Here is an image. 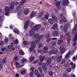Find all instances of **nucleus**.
<instances>
[{
	"instance_id": "7c9ffc66",
	"label": "nucleus",
	"mask_w": 77,
	"mask_h": 77,
	"mask_svg": "<svg viewBox=\"0 0 77 77\" xmlns=\"http://www.w3.org/2000/svg\"><path fill=\"white\" fill-rule=\"evenodd\" d=\"M23 43L24 45H27L28 44H29L28 42L26 40L23 41Z\"/></svg>"
},
{
	"instance_id": "1a4fd4ad",
	"label": "nucleus",
	"mask_w": 77,
	"mask_h": 77,
	"mask_svg": "<svg viewBox=\"0 0 77 77\" xmlns=\"http://www.w3.org/2000/svg\"><path fill=\"white\" fill-rule=\"evenodd\" d=\"M52 20H53V21H54L55 23H57L58 22V20L57 19V17L55 15H52Z\"/></svg>"
},
{
	"instance_id": "774afa93",
	"label": "nucleus",
	"mask_w": 77,
	"mask_h": 77,
	"mask_svg": "<svg viewBox=\"0 0 77 77\" xmlns=\"http://www.w3.org/2000/svg\"><path fill=\"white\" fill-rule=\"evenodd\" d=\"M40 77H44V74H41Z\"/></svg>"
},
{
	"instance_id": "4468645a",
	"label": "nucleus",
	"mask_w": 77,
	"mask_h": 77,
	"mask_svg": "<svg viewBox=\"0 0 77 77\" xmlns=\"http://www.w3.org/2000/svg\"><path fill=\"white\" fill-rule=\"evenodd\" d=\"M58 28V27L57 26V25L56 23L54 24L53 26L51 28V29L53 30H57Z\"/></svg>"
},
{
	"instance_id": "09e8293b",
	"label": "nucleus",
	"mask_w": 77,
	"mask_h": 77,
	"mask_svg": "<svg viewBox=\"0 0 77 77\" xmlns=\"http://www.w3.org/2000/svg\"><path fill=\"white\" fill-rule=\"evenodd\" d=\"M72 69H75V64H73L72 65Z\"/></svg>"
},
{
	"instance_id": "3c124183",
	"label": "nucleus",
	"mask_w": 77,
	"mask_h": 77,
	"mask_svg": "<svg viewBox=\"0 0 77 77\" xmlns=\"http://www.w3.org/2000/svg\"><path fill=\"white\" fill-rule=\"evenodd\" d=\"M51 38H48L47 39V42H50V41H51Z\"/></svg>"
},
{
	"instance_id": "473e14b6",
	"label": "nucleus",
	"mask_w": 77,
	"mask_h": 77,
	"mask_svg": "<svg viewBox=\"0 0 77 77\" xmlns=\"http://www.w3.org/2000/svg\"><path fill=\"white\" fill-rule=\"evenodd\" d=\"M16 67L17 69H18V68H20V65H19V63H18L17 62L16 63Z\"/></svg>"
},
{
	"instance_id": "8fccbe9b",
	"label": "nucleus",
	"mask_w": 77,
	"mask_h": 77,
	"mask_svg": "<svg viewBox=\"0 0 77 77\" xmlns=\"http://www.w3.org/2000/svg\"><path fill=\"white\" fill-rule=\"evenodd\" d=\"M52 59H55V60H56L57 59V56H53L52 57Z\"/></svg>"
},
{
	"instance_id": "cd10ccee",
	"label": "nucleus",
	"mask_w": 77,
	"mask_h": 77,
	"mask_svg": "<svg viewBox=\"0 0 77 77\" xmlns=\"http://www.w3.org/2000/svg\"><path fill=\"white\" fill-rule=\"evenodd\" d=\"M51 58H49L48 60V61L47 62V63L48 65H49L51 63Z\"/></svg>"
},
{
	"instance_id": "a18cd8bd",
	"label": "nucleus",
	"mask_w": 77,
	"mask_h": 77,
	"mask_svg": "<svg viewBox=\"0 0 77 77\" xmlns=\"http://www.w3.org/2000/svg\"><path fill=\"white\" fill-rule=\"evenodd\" d=\"M25 73H26V70H24L23 71L21 72V73L22 74H25Z\"/></svg>"
},
{
	"instance_id": "a211bd4d",
	"label": "nucleus",
	"mask_w": 77,
	"mask_h": 77,
	"mask_svg": "<svg viewBox=\"0 0 77 77\" xmlns=\"http://www.w3.org/2000/svg\"><path fill=\"white\" fill-rule=\"evenodd\" d=\"M45 58V57L42 55H40L39 57V59H40L41 62H43Z\"/></svg>"
},
{
	"instance_id": "e2e57ef3",
	"label": "nucleus",
	"mask_w": 77,
	"mask_h": 77,
	"mask_svg": "<svg viewBox=\"0 0 77 77\" xmlns=\"http://www.w3.org/2000/svg\"><path fill=\"white\" fill-rule=\"evenodd\" d=\"M5 43H8V38L5 39Z\"/></svg>"
},
{
	"instance_id": "de8ad7c7",
	"label": "nucleus",
	"mask_w": 77,
	"mask_h": 77,
	"mask_svg": "<svg viewBox=\"0 0 77 77\" xmlns=\"http://www.w3.org/2000/svg\"><path fill=\"white\" fill-rule=\"evenodd\" d=\"M49 74L50 76H52V75H53V73L51 72H49Z\"/></svg>"
},
{
	"instance_id": "bb28decb",
	"label": "nucleus",
	"mask_w": 77,
	"mask_h": 77,
	"mask_svg": "<svg viewBox=\"0 0 77 77\" xmlns=\"http://www.w3.org/2000/svg\"><path fill=\"white\" fill-rule=\"evenodd\" d=\"M62 56H60L58 57V58L57 61L58 62H60L62 60Z\"/></svg>"
},
{
	"instance_id": "412c9836",
	"label": "nucleus",
	"mask_w": 77,
	"mask_h": 77,
	"mask_svg": "<svg viewBox=\"0 0 77 77\" xmlns=\"http://www.w3.org/2000/svg\"><path fill=\"white\" fill-rule=\"evenodd\" d=\"M35 59V57L34 56H31L29 58V62H33L34 60Z\"/></svg>"
},
{
	"instance_id": "5701e85b",
	"label": "nucleus",
	"mask_w": 77,
	"mask_h": 77,
	"mask_svg": "<svg viewBox=\"0 0 77 77\" xmlns=\"http://www.w3.org/2000/svg\"><path fill=\"white\" fill-rule=\"evenodd\" d=\"M9 38L10 39L13 41H14V39H15V38L14 37H12V34H10L9 35Z\"/></svg>"
},
{
	"instance_id": "9d476101",
	"label": "nucleus",
	"mask_w": 77,
	"mask_h": 77,
	"mask_svg": "<svg viewBox=\"0 0 77 77\" xmlns=\"http://www.w3.org/2000/svg\"><path fill=\"white\" fill-rule=\"evenodd\" d=\"M29 24V20H26L24 25V29H27Z\"/></svg>"
},
{
	"instance_id": "b1692460",
	"label": "nucleus",
	"mask_w": 77,
	"mask_h": 77,
	"mask_svg": "<svg viewBox=\"0 0 77 77\" xmlns=\"http://www.w3.org/2000/svg\"><path fill=\"white\" fill-rule=\"evenodd\" d=\"M4 20H5V16L4 15L0 16V21L3 22Z\"/></svg>"
},
{
	"instance_id": "5fc2aeb1",
	"label": "nucleus",
	"mask_w": 77,
	"mask_h": 77,
	"mask_svg": "<svg viewBox=\"0 0 77 77\" xmlns=\"http://www.w3.org/2000/svg\"><path fill=\"white\" fill-rule=\"evenodd\" d=\"M77 23H76L75 24L74 27L73 29H77Z\"/></svg>"
},
{
	"instance_id": "20e7f679",
	"label": "nucleus",
	"mask_w": 77,
	"mask_h": 77,
	"mask_svg": "<svg viewBox=\"0 0 77 77\" xmlns=\"http://www.w3.org/2000/svg\"><path fill=\"white\" fill-rule=\"evenodd\" d=\"M66 35L67 36L68 44L69 45V43H70V42H71V35L69 33H66Z\"/></svg>"
},
{
	"instance_id": "c85d7f7f",
	"label": "nucleus",
	"mask_w": 77,
	"mask_h": 77,
	"mask_svg": "<svg viewBox=\"0 0 77 77\" xmlns=\"http://www.w3.org/2000/svg\"><path fill=\"white\" fill-rule=\"evenodd\" d=\"M56 52L57 53V50H56L55 51H51L49 52V53H50V54H56V53H55Z\"/></svg>"
},
{
	"instance_id": "052dcab7",
	"label": "nucleus",
	"mask_w": 77,
	"mask_h": 77,
	"mask_svg": "<svg viewBox=\"0 0 77 77\" xmlns=\"http://www.w3.org/2000/svg\"><path fill=\"white\" fill-rule=\"evenodd\" d=\"M67 71L69 72H71V68H69L68 69H67Z\"/></svg>"
},
{
	"instance_id": "72a5a7b5",
	"label": "nucleus",
	"mask_w": 77,
	"mask_h": 77,
	"mask_svg": "<svg viewBox=\"0 0 77 77\" xmlns=\"http://www.w3.org/2000/svg\"><path fill=\"white\" fill-rule=\"evenodd\" d=\"M63 42V40H60L58 42V45H60Z\"/></svg>"
},
{
	"instance_id": "13d9d810",
	"label": "nucleus",
	"mask_w": 77,
	"mask_h": 77,
	"mask_svg": "<svg viewBox=\"0 0 77 77\" xmlns=\"http://www.w3.org/2000/svg\"><path fill=\"white\" fill-rule=\"evenodd\" d=\"M22 1H23V2H21V4H24L26 2V0H22Z\"/></svg>"
},
{
	"instance_id": "2f4dec72",
	"label": "nucleus",
	"mask_w": 77,
	"mask_h": 77,
	"mask_svg": "<svg viewBox=\"0 0 77 77\" xmlns=\"http://www.w3.org/2000/svg\"><path fill=\"white\" fill-rule=\"evenodd\" d=\"M19 54L20 55H24V53L23 52V51L21 50H20L19 51Z\"/></svg>"
},
{
	"instance_id": "338daca9",
	"label": "nucleus",
	"mask_w": 77,
	"mask_h": 77,
	"mask_svg": "<svg viewBox=\"0 0 77 77\" xmlns=\"http://www.w3.org/2000/svg\"><path fill=\"white\" fill-rule=\"evenodd\" d=\"M75 59H76V57H74L72 59L73 61H75Z\"/></svg>"
},
{
	"instance_id": "c9c22d12",
	"label": "nucleus",
	"mask_w": 77,
	"mask_h": 77,
	"mask_svg": "<svg viewBox=\"0 0 77 77\" xmlns=\"http://www.w3.org/2000/svg\"><path fill=\"white\" fill-rule=\"evenodd\" d=\"M77 31V29H73L72 31V33L73 35H75L76 33V32Z\"/></svg>"
},
{
	"instance_id": "79ce46f5",
	"label": "nucleus",
	"mask_w": 77,
	"mask_h": 77,
	"mask_svg": "<svg viewBox=\"0 0 77 77\" xmlns=\"http://www.w3.org/2000/svg\"><path fill=\"white\" fill-rule=\"evenodd\" d=\"M19 42V41L18 39H16L14 41V43L15 44H17Z\"/></svg>"
},
{
	"instance_id": "4c0bfd02",
	"label": "nucleus",
	"mask_w": 77,
	"mask_h": 77,
	"mask_svg": "<svg viewBox=\"0 0 77 77\" xmlns=\"http://www.w3.org/2000/svg\"><path fill=\"white\" fill-rule=\"evenodd\" d=\"M22 12H23L22 10H20V11L17 13V15L18 16H20L21 15V13H22Z\"/></svg>"
},
{
	"instance_id": "aec40b11",
	"label": "nucleus",
	"mask_w": 77,
	"mask_h": 77,
	"mask_svg": "<svg viewBox=\"0 0 77 77\" xmlns=\"http://www.w3.org/2000/svg\"><path fill=\"white\" fill-rule=\"evenodd\" d=\"M48 21L51 24H53L54 23V21L51 18H49L48 20Z\"/></svg>"
},
{
	"instance_id": "4be33fe9",
	"label": "nucleus",
	"mask_w": 77,
	"mask_h": 77,
	"mask_svg": "<svg viewBox=\"0 0 77 77\" xmlns=\"http://www.w3.org/2000/svg\"><path fill=\"white\" fill-rule=\"evenodd\" d=\"M60 50L61 54H63L64 52L66 51V49L65 48H60Z\"/></svg>"
},
{
	"instance_id": "37998d69",
	"label": "nucleus",
	"mask_w": 77,
	"mask_h": 77,
	"mask_svg": "<svg viewBox=\"0 0 77 77\" xmlns=\"http://www.w3.org/2000/svg\"><path fill=\"white\" fill-rule=\"evenodd\" d=\"M39 35L38 34H35L34 36H33V38L35 37V38H39Z\"/></svg>"
},
{
	"instance_id": "f8f14e48",
	"label": "nucleus",
	"mask_w": 77,
	"mask_h": 77,
	"mask_svg": "<svg viewBox=\"0 0 77 77\" xmlns=\"http://www.w3.org/2000/svg\"><path fill=\"white\" fill-rule=\"evenodd\" d=\"M15 4L14 2H12L11 3V4L10 5V10H13L14 9V5Z\"/></svg>"
},
{
	"instance_id": "680f3d73",
	"label": "nucleus",
	"mask_w": 77,
	"mask_h": 77,
	"mask_svg": "<svg viewBox=\"0 0 77 77\" xmlns=\"http://www.w3.org/2000/svg\"><path fill=\"white\" fill-rule=\"evenodd\" d=\"M30 75L31 77H33V72H31L30 73Z\"/></svg>"
},
{
	"instance_id": "393cba45",
	"label": "nucleus",
	"mask_w": 77,
	"mask_h": 77,
	"mask_svg": "<svg viewBox=\"0 0 77 77\" xmlns=\"http://www.w3.org/2000/svg\"><path fill=\"white\" fill-rule=\"evenodd\" d=\"M71 54V51H69V52L66 55V59H68L69 58V56Z\"/></svg>"
},
{
	"instance_id": "39448f33",
	"label": "nucleus",
	"mask_w": 77,
	"mask_h": 77,
	"mask_svg": "<svg viewBox=\"0 0 77 77\" xmlns=\"http://www.w3.org/2000/svg\"><path fill=\"white\" fill-rule=\"evenodd\" d=\"M60 3H61V1H60L57 2L56 3V7L57 8L58 10H60L61 8V5H60Z\"/></svg>"
},
{
	"instance_id": "f3484780",
	"label": "nucleus",
	"mask_w": 77,
	"mask_h": 77,
	"mask_svg": "<svg viewBox=\"0 0 77 77\" xmlns=\"http://www.w3.org/2000/svg\"><path fill=\"white\" fill-rule=\"evenodd\" d=\"M68 25L66 24H65L64 28V32H67V30H68Z\"/></svg>"
},
{
	"instance_id": "ea45409f",
	"label": "nucleus",
	"mask_w": 77,
	"mask_h": 77,
	"mask_svg": "<svg viewBox=\"0 0 77 77\" xmlns=\"http://www.w3.org/2000/svg\"><path fill=\"white\" fill-rule=\"evenodd\" d=\"M49 14H46L45 15V17L46 20H48V16Z\"/></svg>"
},
{
	"instance_id": "2eb2a0df",
	"label": "nucleus",
	"mask_w": 77,
	"mask_h": 77,
	"mask_svg": "<svg viewBox=\"0 0 77 77\" xmlns=\"http://www.w3.org/2000/svg\"><path fill=\"white\" fill-rule=\"evenodd\" d=\"M69 2L68 1V0H65L63 1L62 2V4L63 6H65V5H67V3H68Z\"/></svg>"
},
{
	"instance_id": "423d86ee",
	"label": "nucleus",
	"mask_w": 77,
	"mask_h": 77,
	"mask_svg": "<svg viewBox=\"0 0 77 77\" xmlns=\"http://www.w3.org/2000/svg\"><path fill=\"white\" fill-rule=\"evenodd\" d=\"M60 15L61 17V20H62V21H63V22H64L65 23L67 22V21L66 19V17L63 16V14H62L61 13Z\"/></svg>"
},
{
	"instance_id": "49530a36",
	"label": "nucleus",
	"mask_w": 77,
	"mask_h": 77,
	"mask_svg": "<svg viewBox=\"0 0 77 77\" xmlns=\"http://www.w3.org/2000/svg\"><path fill=\"white\" fill-rule=\"evenodd\" d=\"M18 60V58L17 57H15L14 58V60L15 61H17V60Z\"/></svg>"
},
{
	"instance_id": "a878e982",
	"label": "nucleus",
	"mask_w": 77,
	"mask_h": 77,
	"mask_svg": "<svg viewBox=\"0 0 77 77\" xmlns=\"http://www.w3.org/2000/svg\"><path fill=\"white\" fill-rule=\"evenodd\" d=\"M15 33H18V34H19L20 33V31L18 30V29H17L15 28L13 31Z\"/></svg>"
},
{
	"instance_id": "f257e3e1",
	"label": "nucleus",
	"mask_w": 77,
	"mask_h": 77,
	"mask_svg": "<svg viewBox=\"0 0 77 77\" xmlns=\"http://www.w3.org/2000/svg\"><path fill=\"white\" fill-rule=\"evenodd\" d=\"M43 38V35H41L39 36V38L36 39L34 42H32L31 44V46L29 48H35L36 47V45H38L40 42L41 39Z\"/></svg>"
},
{
	"instance_id": "0e129e2a",
	"label": "nucleus",
	"mask_w": 77,
	"mask_h": 77,
	"mask_svg": "<svg viewBox=\"0 0 77 77\" xmlns=\"http://www.w3.org/2000/svg\"><path fill=\"white\" fill-rule=\"evenodd\" d=\"M3 69V66L2 65H0V70H2Z\"/></svg>"
},
{
	"instance_id": "f704fd0d",
	"label": "nucleus",
	"mask_w": 77,
	"mask_h": 77,
	"mask_svg": "<svg viewBox=\"0 0 77 77\" xmlns=\"http://www.w3.org/2000/svg\"><path fill=\"white\" fill-rule=\"evenodd\" d=\"M21 62L22 63H24L25 62H27V59H23L22 60Z\"/></svg>"
},
{
	"instance_id": "bf43d9fd",
	"label": "nucleus",
	"mask_w": 77,
	"mask_h": 77,
	"mask_svg": "<svg viewBox=\"0 0 77 77\" xmlns=\"http://www.w3.org/2000/svg\"><path fill=\"white\" fill-rule=\"evenodd\" d=\"M13 43H12L11 45V46H10V48H13Z\"/></svg>"
},
{
	"instance_id": "dca6fc26",
	"label": "nucleus",
	"mask_w": 77,
	"mask_h": 77,
	"mask_svg": "<svg viewBox=\"0 0 77 77\" xmlns=\"http://www.w3.org/2000/svg\"><path fill=\"white\" fill-rule=\"evenodd\" d=\"M29 10L28 8H26L25 9L24 11V14L25 15H27L28 14H29Z\"/></svg>"
},
{
	"instance_id": "0eeeda50",
	"label": "nucleus",
	"mask_w": 77,
	"mask_h": 77,
	"mask_svg": "<svg viewBox=\"0 0 77 77\" xmlns=\"http://www.w3.org/2000/svg\"><path fill=\"white\" fill-rule=\"evenodd\" d=\"M42 68L44 71H46L47 70V63H42Z\"/></svg>"
},
{
	"instance_id": "c03bdc74",
	"label": "nucleus",
	"mask_w": 77,
	"mask_h": 77,
	"mask_svg": "<svg viewBox=\"0 0 77 77\" xmlns=\"http://www.w3.org/2000/svg\"><path fill=\"white\" fill-rule=\"evenodd\" d=\"M0 45H2V46H3V45H4V42L3 41H1L0 42Z\"/></svg>"
},
{
	"instance_id": "4d7b16f0",
	"label": "nucleus",
	"mask_w": 77,
	"mask_h": 77,
	"mask_svg": "<svg viewBox=\"0 0 77 77\" xmlns=\"http://www.w3.org/2000/svg\"><path fill=\"white\" fill-rule=\"evenodd\" d=\"M35 69V68L34 67H32L31 68V70L32 72H34V70Z\"/></svg>"
},
{
	"instance_id": "e433bc0d",
	"label": "nucleus",
	"mask_w": 77,
	"mask_h": 77,
	"mask_svg": "<svg viewBox=\"0 0 77 77\" xmlns=\"http://www.w3.org/2000/svg\"><path fill=\"white\" fill-rule=\"evenodd\" d=\"M43 15H44V12L42 11L41 13H39V17H41L43 16Z\"/></svg>"
},
{
	"instance_id": "864d4df0",
	"label": "nucleus",
	"mask_w": 77,
	"mask_h": 77,
	"mask_svg": "<svg viewBox=\"0 0 77 77\" xmlns=\"http://www.w3.org/2000/svg\"><path fill=\"white\" fill-rule=\"evenodd\" d=\"M20 7L21 6H20V5H18L17 8V11H18V10H19L20 8Z\"/></svg>"
},
{
	"instance_id": "9b49d317",
	"label": "nucleus",
	"mask_w": 77,
	"mask_h": 77,
	"mask_svg": "<svg viewBox=\"0 0 77 77\" xmlns=\"http://www.w3.org/2000/svg\"><path fill=\"white\" fill-rule=\"evenodd\" d=\"M48 49H44L45 51H42L41 50H38V53H48V51L47 50Z\"/></svg>"
},
{
	"instance_id": "603ef678",
	"label": "nucleus",
	"mask_w": 77,
	"mask_h": 77,
	"mask_svg": "<svg viewBox=\"0 0 77 77\" xmlns=\"http://www.w3.org/2000/svg\"><path fill=\"white\" fill-rule=\"evenodd\" d=\"M65 62H66V60H64L61 61V64H63V63H65Z\"/></svg>"
},
{
	"instance_id": "58836bf2",
	"label": "nucleus",
	"mask_w": 77,
	"mask_h": 77,
	"mask_svg": "<svg viewBox=\"0 0 77 77\" xmlns=\"http://www.w3.org/2000/svg\"><path fill=\"white\" fill-rule=\"evenodd\" d=\"M38 69H35V71H34V74L35 75H38Z\"/></svg>"
},
{
	"instance_id": "6ab92c4d",
	"label": "nucleus",
	"mask_w": 77,
	"mask_h": 77,
	"mask_svg": "<svg viewBox=\"0 0 77 77\" xmlns=\"http://www.w3.org/2000/svg\"><path fill=\"white\" fill-rule=\"evenodd\" d=\"M58 31H55L53 32V36H58Z\"/></svg>"
},
{
	"instance_id": "69168bd1",
	"label": "nucleus",
	"mask_w": 77,
	"mask_h": 77,
	"mask_svg": "<svg viewBox=\"0 0 77 77\" xmlns=\"http://www.w3.org/2000/svg\"><path fill=\"white\" fill-rule=\"evenodd\" d=\"M42 46V44L40 43L38 45V47L39 48H41V47Z\"/></svg>"
},
{
	"instance_id": "ddd939ff",
	"label": "nucleus",
	"mask_w": 77,
	"mask_h": 77,
	"mask_svg": "<svg viewBox=\"0 0 77 77\" xmlns=\"http://www.w3.org/2000/svg\"><path fill=\"white\" fill-rule=\"evenodd\" d=\"M37 14V12L36 11H32V13L30 15V18H32L33 17H35V15H36Z\"/></svg>"
},
{
	"instance_id": "a19ab883",
	"label": "nucleus",
	"mask_w": 77,
	"mask_h": 77,
	"mask_svg": "<svg viewBox=\"0 0 77 77\" xmlns=\"http://www.w3.org/2000/svg\"><path fill=\"white\" fill-rule=\"evenodd\" d=\"M50 34L49 33H47L45 35V37L47 39V38H48L50 37Z\"/></svg>"
},
{
	"instance_id": "6e6d98bb",
	"label": "nucleus",
	"mask_w": 77,
	"mask_h": 77,
	"mask_svg": "<svg viewBox=\"0 0 77 77\" xmlns=\"http://www.w3.org/2000/svg\"><path fill=\"white\" fill-rule=\"evenodd\" d=\"M63 77H69V76H68L67 74H64L63 75Z\"/></svg>"
},
{
	"instance_id": "7ed1b4c3",
	"label": "nucleus",
	"mask_w": 77,
	"mask_h": 77,
	"mask_svg": "<svg viewBox=\"0 0 77 77\" xmlns=\"http://www.w3.org/2000/svg\"><path fill=\"white\" fill-rule=\"evenodd\" d=\"M41 24H37L35 25V26H34V30L36 31L37 32H38V30L41 29Z\"/></svg>"
},
{
	"instance_id": "c756f323",
	"label": "nucleus",
	"mask_w": 77,
	"mask_h": 77,
	"mask_svg": "<svg viewBox=\"0 0 77 77\" xmlns=\"http://www.w3.org/2000/svg\"><path fill=\"white\" fill-rule=\"evenodd\" d=\"M77 40V32L76 33L75 35V37L73 39V41L74 42H76Z\"/></svg>"
},
{
	"instance_id": "f03ea898",
	"label": "nucleus",
	"mask_w": 77,
	"mask_h": 77,
	"mask_svg": "<svg viewBox=\"0 0 77 77\" xmlns=\"http://www.w3.org/2000/svg\"><path fill=\"white\" fill-rule=\"evenodd\" d=\"M5 15L6 16H8L9 13H10V8H9V7L6 6L5 8Z\"/></svg>"
},
{
	"instance_id": "6e6552de",
	"label": "nucleus",
	"mask_w": 77,
	"mask_h": 77,
	"mask_svg": "<svg viewBox=\"0 0 77 77\" xmlns=\"http://www.w3.org/2000/svg\"><path fill=\"white\" fill-rule=\"evenodd\" d=\"M35 31L36 30L34 29V28L33 29H31L29 32V35L30 36H33L35 33Z\"/></svg>"
}]
</instances>
